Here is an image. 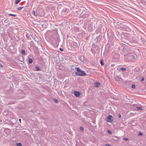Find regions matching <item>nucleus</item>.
<instances>
[{"instance_id": "1", "label": "nucleus", "mask_w": 146, "mask_h": 146, "mask_svg": "<svg viewBox=\"0 0 146 146\" xmlns=\"http://www.w3.org/2000/svg\"><path fill=\"white\" fill-rule=\"evenodd\" d=\"M75 70L77 72H75V74L76 76H84L87 75L86 73L84 71L81 70L78 67H75Z\"/></svg>"}, {"instance_id": "2", "label": "nucleus", "mask_w": 146, "mask_h": 146, "mask_svg": "<svg viewBox=\"0 0 146 146\" xmlns=\"http://www.w3.org/2000/svg\"><path fill=\"white\" fill-rule=\"evenodd\" d=\"M67 10H58V14L60 15H63L67 12Z\"/></svg>"}, {"instance_id": "3", "label": "nucleus", "mask_w": 146, "mask_h": 146, "mask_svg": "<svg viewBox=\"0 0 146 146\" xmlns=\"http://www.w3.org/2000/svg\"><path fill=\"white\" fill-rule=\"evenodd\" d=\"M120 39L122 42H123L125 43L128 44L129 45H131L129 44V41L127 40V39H125L124 38H123V35L121 36V39Z\"/></svg>"}, {"instance_id": "4", "label": "nucleus", "mask_w": 146, "mask_h": 146, "mask_svg": "<svg viewBox=\"0 0 146 146\" xmlns=\"http://www.w3.org/2000/svg\"><path fill=\"white\" fill-rule=\"evenodd\" d=\"M112 116L109 115L108 116L106 117L107 121L111 123L112 121Z\"/></svg>"}, {"instance_id": "5", "label": "nucleus", "mask_w": 146, "mask_h": 146, "mask_svg": "<svg viewBox=\"0 0 146 146\" xmlns=\"http://www.w3.org/2000/svg\"><path fill=\"white\" fill-rule=\"evenodd\" d=\"M114 80L116 82H121L123 81L122 78H121L120 77H118L117 76H116L115 77Z\"/></svg>"}, {"instance_id": "6", "label": "nucleus", "mask_w": 146, "mask_h": 146, "mask_svg": "<svg viewBox=\"0 0 146 146\" xmlns=\"http://www.w3.org/2000/svg\"><path fill=\"white\" fill-rule=\"evenodd\" d=\"M74 95L77 97H79L81 94V93L78 91H75L74 93Z\"/></svg>"}, {"instance_id": "7", "label": "nucleus", "mask_w": 146, "mask_h": 146, "mask_svg": "<svg viewBox=\"0 0 146 146\" xmlns=\"http://www.w3.org/2000/svg\"><path fill=\"white\" fill-rule=\"evenodd\" d=\"M72 47L74 48H76L78 46L77 43L75 42H73L72 44Z\"/></svg>"}, {"instance_id": "8", "label": "nucleus", "mask_w": 146, "mask_h": 146, "mask_svg": "<svg viewBox=\"0 0 146 146\" xmlns=\"http://www.w3.org/2000/svg\"><path fill=\"white\" fill-rule=\"evenodd\" d=\"M129 41V44H131L130 45H133V44L135 43L136 42V40H133L131 39H130Z\"/></svg>"}, {"instance_id": "9", "label": "nucleus", "mask_w": 146, "mask_h": 146, "mask_svg": "<svg viewBox=\"0 0 146 146\" xmlns=\"http://www.w3.org/2000/svg\"><path fill=\"white\" fill-rule=\"evenodd\" d=\"M129 56L131 59H135L137 57V56L135 54H130Z\"/></svg>"}, {"instance_id": "10", "label": "nucleus", "mask_w": 146, "mask_h": 146, "mask_svg": "<svg viewBox=\"0 0 146 146\" xmlns=\"http://www.w3.org/2000/svg\"><path fill=\"white\" fill-rule=\"evenodd\" d=\"M101 84L100 82H95L94 83V86L96 87H98Z\"/></svg>"}, {"instance_id": "11", "label": "nucleus", "mask_w": 146, "mask_h": 146, "mask_svg": "<svg viewBox=\"0 0 146 146\" xmlns=\"http://www.w3.org/2000/svg\"><path fill=\"white\" fill-rule=\"evenodd\" d=\"M23 8H24L25 9H27V7L21 6H18L17 9H21Z\"/></svg>"}, {"instance_id": "12", "label": "nucleus", "mask_w": 146, "mask_h": 146, "mask_svg": "<svg viewBox=\"0 0 146 146\" xmlns=\"http://www.w3.org/2000/svg\"><path fill=\"white\" fill-rule=\"evenodd\" d=\"M114 58H119V55L118 54H116L114 55Z\"/></svg>"}, {"instance_id": "13", "label": "nucleus", "mask_w": 146, "mask_h": 146, "mask_svg": "<svg viewBox=\"0 0 146 146\" xmlns=\"http://www.w3.org/2000/svg\"><path fill=\"white\" fill-rule=\"evenodd\" d=\"M82 12L81 13V14L79 13V14L80 15H84L85 14V11L84 10H82Z\"/></svg>"}, {"instance_id": "14", "label": "nucleus", "mask_w": 146, "mask_h": 146, "mask_svg": "<svg viewBox=\"0 0 146 146\" xmlns=\"http://www.w3.org/2000/svg\"><path fill=\"white\" fill-rule=\"evenodd\" d=\"M25 36L26 38L29 39H31V37L29 36L28 33H26Z\"/></svg>"}, {"instance_id": "15", "label": "nucleus", "mask_w": 146, "mask_h": 146, "mask_svg": "<svg viewBox=\"0 0 146 146\" xmlns=\"http://www.w3.org/2000/svg\"><path fill=\"white\" fill-rule=\"evenodd\" d=\"M32 13L35 16H37L38 15V14L37 13H36V14H35V12L34 11H33L32 12Z\"/></svg>"}, {"instance_id": "16", "label": "nucleus", "mask_w": 146, "mask_h": 146, "mask_svg": "<svg viewBox=\"0 0 146 146\" xmlns=\"http://www.w3.org/2000/svg\"><path fill=\"white\" fill-rule=\"evenodd\" d=\"M28 62L29 63L32 64L33 62V60L31 58H28Z\"/></svg>"}, {"instance_id": "17", "label": "nucleus", "mask_w": 146, "mask_h": 146, "mask_svg": "<svg viewBox=\"0 0 146 146\" xmlns=\"http://www.w3.org/2000/svg\"><path fill=\"white\" fill-rule=\"evenodd\" d=\"M36 70L37 71H40V69L39 67L38 66H36Z\"/></svg>"}, {"instance_id": "18", "label": "nucleus", "mask_w": 146, "mask_h": 146, "mask_svg": "<svg viewBox=\"0 0 146 146\" xmlns=\"http://www.w3.org/2000/svg\"><path fill=\"white\" fill-rule=\"evenodd\" d=\"M120 70L122 72H124L126 70V69L125 68H120Z\"/></svg>"}, {"instance_id": "19", "label": "nucleus", "mask_w": 146, "mask_h": 146, "mask_svg": "<svg viewBox=\"0 0 146 146\" xmlns=\"http://www.w3.org/2000/svg\"><path fill=\"white\" fill-rule=\"evenodd\" d=\"M21 1V0H15V4H18Z\"/></svg>"}, {"instance_id": "20", "label": "nucleus", "mask_w": 146, "mask_h": 146, "mask_svg": "<svg viewBox=\"0 0 146 146\" xmlns=\"http://www.w3.org/2000/svg\"><path fill=\"white\" fill-rule=\"evenodd\" d=\"M136 108L138 110H142V108L140 107H137Z\"/></svg>"}, {"instance_id": "21", "label": "nucleus", "mask_w": 146, "mask_h": 146, "mask_svg": "<svg viewBox=\"0 0 146 146\" xmlns=\"http://www.w3.org/2000/svg\"><path fill=\"white\" fill-rule=\"evenodd\" d=\"M21 53L23 55H25V50H22L21 51Z\"/></svg>"}, {"instance_id": "22", "label": "nucleus", "mask_w": 146, "mask_h": 146, "mask_svg": "<svg viewBox=\"0 0 146 146\" xmlns=\"http://www.w3.org/2000/svg\"><path fill=\"white\" fill-rule=\"evenodd\" d=\"M41 26L43 27V28H45L46 27V24L45 23H44L41 25Z\"/></svg>"}, {"instance_id": "23", "label": "nucleus", "mask_w": 146, "mask_h": 146, "mask_svg": "<svg viewBox=\"0 0 146 146\" xmlns=\"http://www.w3.org/2000/svg\"><path fill=\"white\" fill-rule=\"evenodd\" d=\"M100 63L102 66H103L104 65V63L103 60H101L100 61Z\"/></svg>"}, {"instance_id": "24", "label": "nucleus", "mask_w": 146, "mask_h": 146, "mask_svg": "<svg viewBox=\"0 0 146 146\" xmlns=\"http://www.w3.org/2000/svg\"><path fill=\"white\" fill-rule=\"evenodd\" d=\"M53 100L54 102L56 103H58V101L55 98H54Z\"/></svg>"}, {"instance_id": "25", "label": "nucleus", "mask_w": 146, "mask_h": 146, "mask_svg": "<svg viewBox=\"0 0 146 146\" xmlns=\"http://www.w3.org/2000/svg\"><path fill=\"white\" fill-rule=\"evenodd\" d=\"M9 15L10 16H13L15 17L17 16V15L15 14H9Z\"/></svg>"}, {"instance_id": "26", "label": "nucleus", "mask_w": 146, "mask_h": 146, "mask_svg": "<svg viewBox=\"0 0 146 146\" xmlns=\"http://www.w3.org/2000/svg\"><path fill=\"white\" fill-rule=\"evenodd\" d=\"M17 146H22V144L20 143H17Z\"/></svg>"}, {"instance_id": "27", "label": "nucleus", "mask_w": 146, "mask_h": 146, "mask_svg": "<svg viewBox=\"0 0 146 146\" xmlns=\"http://www.w3.org/2000/svg\"><path fill=\"white\" fill-rule=\"evenodd\" d=\"M125 28V30H126L127 31H129L130 30V29L128 27H127Z\"/></svg>"}, {"instance_id": "28", "label": "nucleus", "mask_w": 146, "mask_h": 146, "mask_svg": "<svg viewBox=\"0 0 146 146\" xmlns=\"http://www.w3.org/2000/svg\"><path fill=\"white\" fill-rule=\"evenodd\" d=\"M80 130L81 131H84V128L83 127H80Z\"/></svg>"}, {"instance_id": "29", "label": "nucleus", "mask_w": 146, "mask_h": 146, "mask_svg": "<svg viewBox=\"0 0 146 146\" xmlns=\"http://www.w3.org/2000/svg\"><path fill=\"white\" fill-rule=\"evenodd\" d=\"M131 88H135V86L134 84H132L131 85Z\"/></svg>"}, {"instance_id": "30", "label": "nucleus", "mask_w": 146, "mask_h": 146, "mask_svg": "<svg viewBox=\"0 0 146 146\" xmlns=\"http://www.w3.org/2000/svg\"><path fill=\"white\" fill-rule=\"evenodd\" d=\"M108 132L109 134H112L110 130H108Z\"/></svg>"}, {"instance_id": "31", "label": "nucleus", "mask_w": 146, "mask_h": 146, "mask_svg": "<svg viewBox=\"0 0 146 146\" xmlns=\"http://www.w3.org/2000/svg\"><path fill=\"white\" fill-rule=\"evenodd\" d=\"M142 135L143 133L141 132H139L138 134V135H139L142 136Z\"/></svg>"}, {"instance_id": "32", "label": "nucleus", "mask_w": 146, "mask_h": 146, "mask_svg": "<svg viewBox=\"0 0 146 146\" xmlns=\"http://www.w3.org/2000/svg\"><path fill=\"white\" fill-rule=\"evenodd\" d=\"M118 117L119 118H121V115L120 113L119 114Z\"/></svg>"}, {"instance_id": "33", "label": "nucleus", "mask_w": 146, "mask_h": 146, "mask_svg": "<svg viewBox=\"0 0 146 146\" xmlns=\"http://www.w3.org/2000/svg\"><path fill=\"white\" fill-rule=\"evenodd\" d=\"M144 80V79L143 78H142L141 80V82H142Z\"/></svg>"}, {"instance_id": "34", "label": "nucleus", "mask_w": 146, "mask_h": 146, "mask_svg": "<svg viewBox=\"0 0 146 146\" xmlns=\"http://www.w3.org/2000/svg\"><path fill=\"white\" fill-rule=\"evenodd\" d=\"M123 139L125 141H127V140H128V139L127 138H123Z\"/></svg>"}, {"instance_id": "35", "label": "nucleus", "mask_w": 146, "mask_h": 146, "mask_svg": "<svg viewBox=\"0 0 146 146\" xmlns=\"http://www.w3.org/2000/svg\"><path fill=\"white\" fill-rule=\"evenodd\" d=\"M113 10V11H112V12H114V13H116V11H116V10H115V9H114V10Z\"/></svg>"}, {"instance_id": "36", "label": "nucleus", "mask_w": 146, "mask_h": 146, "mask_svg": "<svg viewBox=\"0 0 146 146\" xmlns=\"http://www.w3.org/2000/svg\"><path fill=\"white\" fill-rule=\"evenodd\" d=\"M59 49H60V50L61 51H63V50H64L63 49H62V48H59Z\"/></svg>"}, {"instance_id": "37", "label": "nucleus", "mask_w": 146, "mask_h": 146, "mask_svg": "<svg viewBox=\"0 0 146 146\" xmlns=\"http://www.w3.org/2000/svg\"><path fill=\"white\" fill-rule=\"evenodd\" d=\"M0 66L1 67H3V66L2 65V64L0 63Z\"/></svg>"}, {"instance_id": "38", "label": "nucleus", "mask_w": 146, "mask_h": 146, "mask_svg": "<svg viewBox=\"0 0 146 146\" xmlns=\"http://www.w3.org/2000/svg\"><path fill=\"white\" fill-rule=\"evenodd\" d=\"M5 26L7 27L9 26L8 24H7L5 25Z\"/></svg>"}, {"instance_id": "39", "label": "nucleus", "mask_w": 146, "mask_h": 146, "mask_svg": "<svg viewBox=\"0 0 146 146\" xmlns=\"http://www.w3.org/2000/svg\"><path fill=\"white\" fill-rule=\"evenodd\" d=\"M19 120L20 121V123H21V119H19Z\"/></svg>"}, {"instance_id": "40", "label": "nucleus", "mask_w": 146, "mask_h": 146, "mask_svg": "<svg viewBox=\"0 0 146 146\" xmlns=\"http://www.w3.org/2000/svg\"><path fill=\"white\" fill-rule=\"evenodd\" d=\"M7 20H6L5 21H4V22H5V23H6V22H7Z\"/></svg>"}, {"instance_id": "41", "label": "nucleus", "mask_w": 146, "mask_h": 146, "mask_svg": "<svg viewBox=\"0 0 146 146\" xmlns=\"http://www.w3.org/2000/svg\"><path fill=\"white\" fill-rule=\"evenodd\" d=\"M56 56H57L58 55V54H55Z\"/></svg>"}, {"instance_id": "42", "label": "nucleus", "mask_w": 146, "mask_h": 146, "mask_svg": "<svg viewBox=\"0 0 146 146\" xmlns=\"http://www.w3.org/2000/svg\"><path fill=\"white\" fill-rule=\"evenodd\" d=\"M98 37H99L98 36L97 37V38H98Z\"/></svg>"}, {"instance_id": "43", "label": "nucleus", "mask_w": 146, "mask_h": 146, "mask_svg": "<svg viewBox=\"0 0 146 146\" xmlns=\"http://www.w3.org/2000/svg\"><path fill=\"white\" fill-rule=\"evenodd\" d=\"M145 12H146V11H145Z\"/></svg>"}]
</instances>
